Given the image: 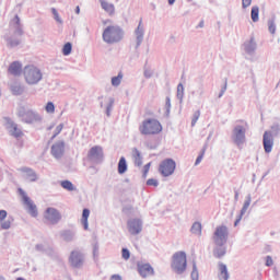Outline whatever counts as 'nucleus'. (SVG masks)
Segmentation results:
<instances>
[{
	"label": "nucleus",
	"mask_w": 280,
	"mask_h": 280,
	"mask_svg": "<svg viewBox=\"0 0 280 280\" xmlns=\"http://www.w3.org/2000/svg\"><path fill=\"white\" fill-rule=\"evenodd\" d=\"M124 80V73L119 72L117 77L112 78V86H119Z\"/></svg>",
	"instance_id": "nucleus-40"
},
{
	"label": "nucleus",
	"mask_w": 280,
	"mask_h": 280,
	"mask_svg": "<svg viewBox=\"0 0 280 280\" xmlns=\"http://www.w3.org/2000/svg\"><path fill=\"white\" fill-rule=\"evenodd\" d=\"M176 97H177V100H179V104H182L183 100L185 97V85H183V83H178V85H177Z\"/></svg>",
	"instance_id": "nucleus-34"
},
{
	"label": "nucleus",
	"mask_w": 280,
	"mask_h": 280,
	"mask_svg": "<svg viewBox=\"0 0 280 280\" xmlns=\"http://www.w3.org/2000/svg\"><path fill=\"white\" fill-rule=\"evenodd\" d=\"M137 270H138V273L141 275V262H137Z\"/></svg>",
	"instance_id": "nucleus-62"
},
{
	"label": "nucleus",
	"mask_w": 280,
	"mask_h": 280,
	"mask_svg": "<svg viewBox=\"0 0 280 280\" xmlns=\"http://www.w3.org/2000/svg\"><path fill=\"white\" fill-rule=\"evenodd\" d=\"M113 106H115V98L114 97H109L107 106H106V115H107V117H110V113H113Z\"/></svg>",
	"instance_id": "nucleus-42"
},
{
	"label": "nucleus",
	"mask_w": 280,
	"mask_h": 280,
	"mask_svg": "<svg viewBox=\"0 0 280 280\" xmlns=\"http://www.w3.org/2000/svg\"><path fill=\"white\" fill-rule=\"evenodd\" d=\"M265 265L270 268V266H273L275 265V261L272 260V256H267L266 257V262Z\"/></svg>",
	"instance_id": "nucleus-54"
},
{
	"label": "nucleus",
	"mask_w": 280,
	"mask_h": 280,
	"mask_svg": "<svg viewBox=\"0 0 280 280\" xmlns=\"http://www.w3.org/2000/svg\"><path fill=\"white\" fill-rule=\"evenodd\" d=\"M60 237L63 240V242H73V240H75V231L63 230L60 232Z\"/></svg>",
	"instance_id": "nucleus-24"
},
{
	"label": "nucleus",
	"mask_w": 280,
	"mask_h": 280,
	"mask_svg": "<svg viewBox=\"0 0 280 280\" xmlns=\"http://www.w3.org/2000/svg\"><path fill=\"white\" fill-rule=\"evenodd\" d=\"M24 91H25V88H23V85H21L19 82H13L11 84V92L14 95H23Z\"/></svg>",
	"instance_id": "nucleus-30"
},
{
	"label": "nucleus",
	"mask_w": 280,
	"mask_h": 280,
	"mask_svg": "<svg viewBox=\"0 0 280 280\" xmlns=\"http://www.w3.org/2000/svg\"><path fill=\"white\" fill-rule=\"evenodd\" d=\"M121 257L125 259V261H128V259H130V250L128 248H122Z\"/></svg>",
	"instance_id": "nucleus-50"
},
{
	"label": "nucleus",
	"mask_w": 280,
	"mask_h": 280,
	"mask_svg": "<svg viewBox=\"0 0 280 280\" xmlns=\"http://www.w3.org/2000/svg\"><path fill=\"white\" fill-rule=\"evenodd\" d=\"M219 270L222 279L229 280V268L226 267V265H224V262H219Z\"/></svg>",
	"instance_id": "nucleus-33"
},
{
	"label": "nucleus",
	"mask_w": 280,
	"mask_h": 280,
	"mask_svg": "<svg viewBox=\"0 0 280 280\" xmlns=\"http://www.w3.org/2000/svg\"><path fill=\"white\" fill-rule=\"evenodd\" d=\"M265 132L269 133V137H279L280 133V125L279 124H273L270 128V130H267Z\"/></svg>",
	"instance_id": "nucleus-35"
},
{
	"label": "nucleus",
	"mask_w": 280,
	"mask_h": 280,
	"mask_svg": "<svg viewBox=\"0 0 280 280\" xmlns=\"http://www.w3.org/2000/svg\"><path fill=\"white\" fill-rule=\"evenodd\" d=\"M22 65L19 61H13L10 66H9V73H11V75H19L22 71Z\"/></svg>",
	"instance_id": "nucleus-25"
},
{
	"label": "nucleus",
	"mask_w": 280,
	"mask_h": 280,
	"mask_svg": "<svg viewBox=\"0 0 280 280\" xmlns=\"http://www.w3.org/2000/svg\"><path fill=\"white\" fill-rule=\"evenodd\" d=\"M141 22L138 23V27L136 28V39L131 43V47L135 51H139V47L141 45Z\"/></svg>",
	"instance_id": "nucleus-22"
},
{
	"label": "nucleus",
	"mask_w": 280,
	"mask_h": 280,
	"mask_svg": "<svg viewBox=\"0 0 280 280\" xmlns=\"http://www.w3.org/2000/svg\"><path fill=\"white\" fill-rule=\"evenodd\" d=\"M60 186L62 189H66V191H75L77 189L73 183H71L69 179L61 180Z\"/></svg>",
	"instance_id": "nucleus-32"
},
{
	"label": "nucleus",
	"mask_w": 280,
	"mask_h": 280,
	"mask_svg": "<svg viewBox=\"0 0 280 280\" xmlns=\"http://www.w3.org/2000/svg\"><path fill=\"white\" fill-rule=\"evenodd\" d=\"M12 222H14V218L12 217H9L5 221L0 222L2 231H9V229H12Z\"/></svg>",
	"instance_id": "nucleus-36"
},
{
	"label": "nucleus",
	"mask_w": 280,
	"mask_h": 280,
	"mask_svg": "<svg viewBox=\"0 0 280 280\" xmlns=\"http://www.w3.org/2000/svg\"><path fill=\"white\" fill-rule=\"evenodd\" d=\"M69 264L72 268H82L84 266V254L80 250H72L69 256Z\"/></svg>",
	"instance_id": "nucleus-13"
},
{
	"label": "nucleus",
	"mask_w": 280,
	"mask_h": 280,
	"mask_svg": "<svg viewBox=\"0 0 280 280\" xmlns=\"http://www.w3.org/2000/svg\"><path fill=\"white\" fill-rule=\"evenodd\" d=\"M45 110H46V113H49L51 115V114L56 113V106L54 105V103L48 102L46 104Z\"/></svg>",
	"instance_id": "nucleus-48"
},
{
	"label": "nucleus",
	"mask_w": 280,
	"mask_h": 280,
	"mask_svg": "<svg viewBox=\"0 0 280 280\" xmlns=\"http://www.w3.org/2000/svg\"><path fill=\"white\" fill-rule=\"evenodd\" d=\"M250 3H253V0H242L243 10H246V8H250Z\"/></svg>",
	"instance_id": "nucleus-55"
},
{
	"label": "nucleus",
	"mask_w": 280,
	"mask_h": 280,
	"mask_svg": "<svg viewBox=\"0 0 280 280\" xmlns=\"http://www.w3.org/2000/svg\"><path fill=\"white\" fill-rule=\"evenodd\" d=\"M176 3V0H168V5H174Z\"/></svg>",
	"instance_id": "nucleus-64"
},
{
	"label": "nucleus",
	"mask_w": 280,
	"mask_h": 280,
	"mask_svg": "<svg viewBox=\"0 0 280 280\" xmlns=\"http://www.w3.org/2000/svg\"><path fill=\"white\" fill-rule=\"evenodd\" d=\"M101 8L109 15L113 16L115 14V4L106 1V0H100Z\"/></svg>",
	"instance_id": "nucleus-23"
},
{
	"label": "nucleus",
	"mask_w": 280,
	"mask_h": 280,
	"mask_svg": "<svg viewBox=\"0 0 280 280\" xmlns=\"http://www.w3.org/2000/svg\"><path fill=\"white\" fill-rule=\"evenodd\" d=\"M124 39V30L119 26H107L103 32V40L107 45H114Z\"/></svg>",
	"instance_id": "nucleus-4"
},
{
	"label": "nucleus",
	"mask_w": 280,
	"mask_h": 280,
	"mask_svg": "<svg viewBox=\"0 0 280 280\" xmlns=\"http://www.w3.org/2000/svg\"><path fill=\"white\" fill-rule=\"evenodd\" d=\"M165 116L168 117L172 110V98L170 96H166L165 98Z\"/></svg>",
	"instance_id": "nucleus-43"
},
{
	"label": "nucleus",
	"mask_w": 280,
	"mask_h": 280,
	"mask_svg": "<svg viewBox=\"0 0 280 280\" xmlns=\"http://www.w3.org/2000/svg\"><path fill=\"white\" fill-rule=\"evenodd\" d=\"M243 49L247 56H255V52L257 51V42L255 40V36H250L249 40L244 42Z\"/></svg>",
	"instance_id": "nucleus-17"
},
{
	"label": "nucleus",
	"mask_w": 280,
	"mask_h": 280,
	"mask_svg": "<svg viewBox=\"0 0 280 280\" xmlns=\"http://www.w3.org/2000/svg\"><path fill=\"white\" fill-rule=\"evenodd\" d=\"M127 229L131 235H139L141 233V220L131 219L127 222Z\"/></svg>",
	"instance_id": "nucleus-19"
},
{
	"label": "nucleus",
	"mask_w": 280,
	"mask_h": 280,
	"mask_svg": "<svg viewBox=\"0 0 280 280\" xmlns=\"http://www.w3.org/2000/svg\"><path fill=\"white\" fill-rule=\"evenodd\" d=\"M198 119H200V110H196L192 115V119H191V126H196V124H198Z\"/></svg>",
	"instance_id": "nucleus-49"
},
{
	"label": "nucleus",
	"mask_w": 280,
	"mask_h": 280,
	"mask_svg": "<svg viewBox=\"0 0 280 280\" xmlns=\"http://www.w3.org/2000/svg\"><path fill=\"white\" fill-rule=\"evenodd\" d=\"M156 271H154V267L150 265V262L141 264V277L142 279H149L150 277H154Z\"/></svg>",
	"instance_id": "nucleus-21"
},
{
	"label": "nucleus",
	"mask_w": 280,
	"mask_h": 280,
	"mask_svg": "<svg viewBox=\"0 0 280 280\" xmlns=\"http://www.w3.org/2000/svg\"><path fill=\"white\" fill-rule=\"evenodd\" d=\"M72 49H73V46L71 45V43L65 44V45H63V48H62V54H63V56H70Z\"/></svg>",
	"instance_id": "nucleus-44"
},
{
	"label": "nucleus",
	"mask_w": 280,
	"mask_h": 280,
	"mask_svg": "<svg viewBox=\"0 0 280 280\" xmlns=\"http://www.w3.org/2000/svg\"><path fill=\"white\" fill-rule=\"evenodd\" d=\"M252 200H253V198H252L250 194L245 197V201L243 203L240 214L237 215V218L234 222V226H237L240 224V222H242V218H244V215L246 214V211H248V207H250Z\"/></svg>",
	"instance_id": "nucleus-20"
},
{
	"label": "nucleus",
	"mask_w": 280,
	"mask_h": 280,
	"mask_svg": "<svg viewBox=\"0 0 280 280\" xmlns=\"http://www.w3.org/2000/svg\"><path fill=\"white\" fill-rule=\"evenodd\" d=\"M51 13L54 15L55 21L62 25V18H60V14H58V10H56V8H51Z\"/></svg>",
	"instance_id": "nucleus-47"
},
{
	"label": "nucleus",
	"mask_w": 280,
	"mask_h": 280,
	"mask_svg": "<svg viewBox=\"0 0 280 280\" xmlns=\"http://www.w3.org/2000/svg\"><path fill=\"white\" fill-rule=\"evenodd\" d=\"M143 75L147 80H150V78H152V75H154V69H152L150 66H148V63L144 65L143 68Z\"/></svg>",
	"instance_id": "nucleus-39"
},
{
	"label": "nucleus",
	"mask_w": 280,
	"mask_h": 280,
	"mask_svg": "<svg viewBox=\"0 0 280 280\" xmlns=\"http://www.w3.org/2000/svg\"><path fill=\"white\" fill-rule=\"evenodd\" d=\"M18 191L22 198V202L25 206L27 213H30L32 218H38V208L34 205V201L31 200V198L27 196V192H25V190H23L22 188H19Z\"/></svg>",
	"instance_id": "nucleus-9"
},
{
	"label": "nucleus",
	"mask_w": 280,
	"mask_h": 280,
	"mask_svg": "<svg viewBox=\"0 0 280 280\" xmlns=\"http://www.w3.org/2000/svg\"><path fill=\"white\" fill-rule=\"evenodd\" d=\"M228 84H229L228 80L225 79L224 84L221 88V91H220V93L218 95L219 100L224 96V93H226Z\"/></svg>",
	"instance_id": "nucleus-53"
},
{
	"label": "nucleus",
	"mask_w": 280,
	"mask_h": 280,
	"mask_svg": "<svg viewBox=\"0 0 280 280\" xmlns=\"http://www.w3.org/2000/svg\"><path fill=\"white\" fill-rule=\"evenodd\" d=\"M19 172L22 173V178L28 180V183H36V180H38V174H36L33 168L24 166L19 168Z\"/></svg>",
	"instance_id": "nucleus-16"
},
{
	"label": "nucleus",
	"mask_w": 280,
	"mask_h": 280,
	"mask_svg": "<svg viewBox=\"0 0 280 280\" xmlns=\"http://www.w3.org/2000/svg\"><path fill=\"white\" fill-rule=\"evenodd\" d=\"M159 172L162 176H164V178H167V176H172V174L176 172V161H174V159L172 158L163 160L160 163Z\"/></svg>",
	"instance_id": "nucleus-10"
},
{
	"label": "nucleus",
	"mask_w": 280,
	"mask_h": 280,
	"mask_svg": "<svg viewBox=\"0 0 280 280\" xmlns=\"http://www.w3.org/2000/svg\"><path fill=\"white\" fill-rule=\"evenodd\" d=\"M240 200V190L237 188H234V202H238Z\"/></svg>",
	"instance_id": "nucleus-60"
},
{
	"label": "nucleus",
	"mask_w": 280,
	"mask_h": 280,
	"mask_svg": "<svg viewBox=\"0 0 280 280\" xmlns=\"http://www.w3.org/2000/svg\"><path fill=\"white\" fill-rule=\"evenodd\" d=\"M35 250H37V253H46V255H54V249L43 243L36 244Z\"/></svg>",
	"instance_id": "nucleus-28"
},
{
	"label": "nucleus",
	"mask_w": 280,
	"mask_h": 280,
	"mask_svg": "<svg viewBox=\"0 0 280 280\" xmlns=\"http://www.w3.org/2000/svg\"><path fill=\"white\" fill-rule=\"evenodd\" d=\"M275 16L268 20V30L271 34H276L277 32V24L275 23Z\"/></svg>",
	"instance_id": "nucleus-41"
},
{
	"label": "nucleus",
	"mask_w": 280,
	"mask_h": 280,
	"mask_svg": "<svg viewBox=\"0 0 280 280\" xmlns=\"http://www.w3.org/2000/svg\"><path fill=\"white\" fill-rule=\"evenodd\" d=\"M262 147L266 154H270V152H272V148L275 147V138L270 136L269 132H264L262 135Z\"/></svg>",
	"instance_id": "nucleus-18"
},
{
	"label": "nucleus",
	"mask_w": 280,
	"mask_h": 280,
	"mask_svg": "<svg viewBox=\"0 0 280 280\" xmlns=\"http://www.w3.org/2000/svg\"><path fill=\"white\" fill-rule=\"evenodd\" d=\"M198 27H205V21H203V20H201V21L199 22Z\"/></svg>",
	"instance_id": "nucleus-63"
},
{
	"label": "nucleus",
	"mask_w": 280,
	"mask_h": 280,
	"mask_svg": "<svg viewBox=\"0 0 280 280\" xmlns=\"http://www.w3.org/2000/svg\"><path fill=\"white\" fill-rule=\"evenodd\" d=\"M152 165V162H149L143 166V177L148 176V172H150V166Z\"/></svg>",
	"instance_id": "nucleus-56"
},
{
	"label": "nucleus",
	"mask_w": 280,
	"mask_h": 280,
	"mask_svg": "<svg viewBox=\"0 0 280 280\" xmlns=\"http://www.w3.org/2000/svg\"><path fill=\"white\" fill-rule=\"evenodd\" d=\"M93 255L94 257H97L100 255V245L97 243L93 245Z\"/></svg>",
	"instance_id": "nucleus-58"
},
{
	"label": "nucleus",
	"mask_w": 280,
	"mask_h": 280,
	"mask_svg": "<svg viewBox=\"0 0 280 280\" xmlns=\"http://www.w3.org/2000/svg\"><path fill=\"white\" fill-rule=\"evenodd\" d=\"M212 240L215 244L213 257L222 259L226 255V242H229V228L226 225L217 226Z\"/></svg>",
	"instance_id": "nucleus-1"
},
{
	"label": "nucleus",
	"mask_w": 280,
	"mask_h": 280,
	"mask_svg": "<svg viewBox=\"0 0 280 280\" xmlns=\"http://www.w3.org/2000/svg\"><path fill=\"white\" fill-rule=\"evenodd\" d=\"M23 73L26 84L31 86L38 84L43 80V71L36 66H25Z\"/></svg>",
	"instance_id": "nucleus-6"
},
{
	"label": "nucleus",
	"mask_w": 280,
	"mask_h": 280,
	"mask_svg": "<svg viewBox=\"0 0 280 280\" xmlns=\"http://www.w3.org/2000/svg\"><path fill=\"white\" fill-rule=\"evenodd\" d=\"M131 159L136 167H141V152L137 148L131 150Z\"/></svg>",
	"instance_id": "nucleus-26"
},
{
	"label": "nucleus",
	"mask_w": 280,
	"mask_h": 280,
	"mask_svg": "<svg viewBox=\"0 0 280 280\" xmlns=\"http://www.w3.org/2000/svg\"><path fill=\"white\" fill-rule=\"evenodd\" d=\"M126 172H128V162L125 156H121L118 162V174H126Z\"/></svg>",
	"instance_id": "nucleus-31"
},
{
	"label": "nucleus",
	"mask_w": 280,
	"mask_h": 280,
	"mask_svg": "<svg viewBox=\"0 0 280 280\" xmlns=\"http://www.w3.org/2000/svg\"><path fill=\"white\" fill-rule=\"evenodd\" d=\"M23 36V25L21 19L15 15L9 25V34L4 36L8 47H19L21 45V37Z\"/></svg>",
	"instance_id": "nucleus-2"
},
{
	"label": "nucleus",
	"mask_w": 280,
	"mask_h": 280,
	"mask_svg": "<svg viewBox=\"0 0 280 280\" xmlns=\"http://www.w3.org/2000/svg\"><path fill=\"white\" fill-rule=\"evenodd\" d=\"M163 132V125L154 118H149L142 122V135H159Z\"/></svg>",
	"instance_id": "nucleus-8"
},
{
	"label": "nucleus",
	"mask_w": 280,
	"mask_h": 280,
	"mask_svg": "<svg viewBox=\"0 0 280 280\" xmlns=\"http://www.w3.org/2000/svg\"><path fill=\"white\" fill-rule=\"evenodd\" d=\"M148 187H159V179L150 178L147 180Z\"/></svg>",
	"instance_id": "nucleus-51"
},
{
	"label": "nucleus",
	"mask_w": 280,
	"mask_h": 280,
	"mask_svg": "<svg viewBox=\"0 0 280 280\" xmlns=\"http://www.w3.org/2000/svg\"><path fill=\"white\" fill-rule=\"evenodd\" d=\"M44 218L48 220L50 224H58V222L62 220V214H60V211L56 208H47Z\"/></svg>",
	"instance_id": "nucleus-14"
},
{
	"label": "nucleus",
	"mask_w": 280,
	"mask_h": 280,
	"mask_svg": "<svg viewBox=\"0 0 280 280\" xmlns=\"http://www.w3.org/2000/svg\"><path fill=\"white\" fill-rule=\"evenodd\" d=\"M50 154L54 159L60 160L65 156V140H59L51 145Z\"/></svg>",
	"instance_id": "nucleus-15"
},
{
	"label": "nucleus",
	"mask_w": 280,
	"mask_h": 280,
	"mask_svg": "<svg viewBox=\"0 0 280 280\" xmlns=\"http://www.w3.org/2000/svg\"><path fill=\"white\" fill-rule=\"evenodd\" d=\"M190 233H192V235H197L198 237H200V235H202V223L198 221L194 222L190 228Z\"/></svg>",
	"instance_id": "nucleus-29"
},
{
	"label": "nucleus",
	"mask_w": 280,
	"mask_h": 280,
	"mask_svg": "<svg viewBox=\"0 0 280 280\" xmlns=\"http://www.w3.org/2000/svg\"><path fill=\"white\" fill-rule=\"evenodd\" d=\"M190 279L191 280H199L200 279V273L198 272V265L196 264V260L192 261V270L190 273Z\"/></svg>",
	"instance_id": "nucleus-37"
},
{
	"label": "nucleus",
	"mask_w": 280,
	"mask_h": 280,
	"mask_svg": "<svg viewBox=\"0 0 280 280\" xmlns=\"http://www.w3.org/2000/svg\"><path fill=\"white\" fill-rule=\"evenodd\" d=\"M90 215H91V210H89L86 208L83 209L81 224H83L84 231H89V217Z\"/></svg>",
	"instance_id": "nucleus-27"
},
{
	"label": "nucleus",
	"mask_w": 280,
	"mask_h": 280,
	"mask_svg": "<svg viewBox=\"0 0 280 280\" xmlns=\"http://www.w3.org/2000/svg\"><path fill=\"white\" fill-rule=\"evenodd\" d=\"M110 280H121V276L114 275V276H112Z\"/></svg>",
	"instance_id": "nucleus-61"
},
{
	"label": "nucleus",
	"mask_w": 280,
	"mask_h": 280,
	"mask_svg": "<svg viewBox=\"0 0 280 280\" xmlns=\"http://www.w3.org/2000/svg\"><path fill=\"white\" fill-rule=\"evenodd\" d=\"M205 156V150L202 151L201 154H199L195 161V165H200V163H202V159Z\"/></svg>",
	"instance_id": "nucleus-57"
},
{
	"label": "nucleus",
	"mask_w": 280,
	"mask_h": 280,
	"mask_svg": "<svg viewBox=\"0 0 280 280\" xmlns=\"http://www.w3.org/2000/svg\"><path fill=\"white\" fill-rule=\"evenodd\" d=\"M8 218V211L0 210V222H3Z\"/></svg>",
	"instance_id": "nucleus-59"
},
{
	"label": "nucleus",
	"mask_w": 280,
	"mask_h": 280,
	"mask_svg": "<svg viewBox=\"0 0 280 280\" xmlns=\"http://www.w3.org/2000/svg\"><path fill=\"white\" fill-rule=\"evenodd\" d=\"M88 159L93 163H102L104 161V149L100 145L92 147L88 153Z\"/></svg>",
	"instance_id": "nucleus-12"
},
{
	"label": "nucleus",
	"mask_w": 280,
	"mask_h": 280,
	"mask_svg": "<svg viewBox=\"0 0 280 280\" xmlns=\"http://www.w3.org/2000/svg\"><path fill=\"white\" fill-rule=\"evenodd\" d=\"M228 84H229L228 80L225 79L224 84L221 88V91H220V93L218 95L219 100L224 96V93H226Z\"/></svg>",
	"instance_id": "nucleus-52"
},
{
	"label": "nucleus",
	"mask_w": 280,
	"mask_h": 280,
	"mask_svg": "<svg viewBox=\"0 0 280 280\" xmlns=\"http://www.w3.org/2000/svg\"><path fill=\"white\" fill-rule=\"evenodd\" d=\"M5 121V128L11 135V137H14V139H19L20 137H23V130L19 127V124L14 122L11 118H4Z\"/></svg>",
	"instance_id": "nucleus-11"
},
{
	"label": "nucleus",
	"mask_w": 280,
	"mask_h": 280,
	"mask_svg": "<svg viewBox=\"0 0 280 280\" xmlns=\"http://www.w3.org/2000/svg\"><path fill=\"white\" fill-rule=\"evenodd\" d=\"M16 116L22 121V124H27L32 126L34 124H40L43 121V116L34 109H27L25 107H20L18 109Z\"/></svg>",
	"instance_id": "nucleus-3"
},
{
	"label": "nucleus",
	"mask_w": 280,
	"mask_h": 280,
	"mask_svg": "<svg viewBox=\"0 0 280 280\" xmlns=\"http://www.w3.org/2000/svg\"><path fill=\"white\" fill-rule=\"evenodd\" d=\"M243 125H235L232 129L231 139L233 144L237 148H242L244 143H246V122L244 120H238Z\"/></svg>",
	"instance_id": "nucleus-7"
},
{
	"label": "nucleus",
	"mask_w": 280,
	"mask_h": 280,
	"mask_svg": "<svg viewBox=\"0 0 280 280\" xmlns=\"http://www.w3.org/2000/svg\"><path fill=\"white\" fill-rule=\"evenodd\" d=\"M62 128H65V125L63 124H59L55 131H54V135L52 137L50 138V141H54V139H56V137H58V135H60L62 132Z\"/></svg>",
	"instance_id": "nucleus-46"
},
{
	"label": "nucleus",
	"mask_w": 280,
	"mask_h": 280,
	"mask_svg": "<svg viewBox=\"0 0 280 280\" xmlns=\"http://www.w3.org/2000/svg\"><path fill=\"white\" fill-rule=\"evenodd\" d=\"M144 145H145L147 148H149V150H156V148H158L156 139L147 140V141L144 142Z\"/></svg>",
	"instance_id": "nucleus-45"
},
{
	"label": "nucleus",
	"mask_w": 280,
	"mask_h": 280,
	"mask_svg": "<svg viewBox=\"0 0 280 280\" xmlns=\"http://www.w3.org/2000/svg\"><path fill=\"white\" fill-rule=\"evenodd\" d=\"M171 268L175 275H184L187 270V254L185 252H176L172 257Z\"/></svg>",
	"instance_id": "nucleus-5"
},
{
	"label": "nucleus",
	"mask_w": 280,
	"mask_h": 280,
	"mask_svg": "<svg viewBox=\"0 0 280 280\" xmlns=\"http://www.w3.org/2000/svg\"><path fill=\"white\" fill-rule=\"evenodd\" d=\"M250 16H252L253 23H257V21H259V7L254 5L252 8Z\"/></svg>",
	"instance_id": "nucleus-38"
}]
</instances>
